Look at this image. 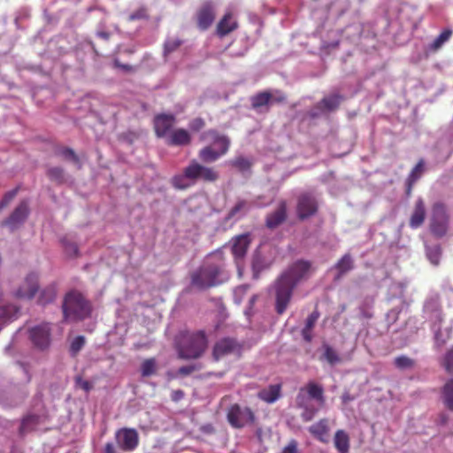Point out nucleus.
<instances>
[{
	"label": "nucleus",
	"mask_w": 453,
	"mask_h": 453,
	"mask_svg": "<svg viewBox=\"0 0 453 453\" xmlns=\"http://www.w3.org/2000/svg\"><path fill=\"white\" fill-rule=\"evenodd\" d=\"M311 264L306 260H297L284 272L275 282V309L278 314H282L292 297L296 286L310 275Z\"/></svg>",
	"instance_id": "nucleus-1"
},
{
	"label": "nucleus",
	"mask_w": 453,
	"mask_h": 453,
	"mask_svg": "<svg viewBox=\"0 0 453 453\" xmlns=\"http://www.w3.org/2000/svg\"><path fill=\"white\" fill-rule=\"evenodd\" d=\"M229 275L221 255H211L190 275L191 284L199 290L219 286L227 280Z\"/></svg>",
	"instance_id": "nucleus-2"
},
{
	"label": "nucleus",
	"mask_w": 453,
	"mask_h": 453,
	"mask_svg": "<svg viewBox=\"0 0 453 453\" xmlns=\"http://www.w3.org/2000/svg\"><path fill=\"white\" fill-rule=\"evenodd\" d=\"M62 311L65 322L80 321L90 317L92 306L81 292L73 290L65 296Z\"/></svg>",
	"instance_id": "nucleus-3"
},
{
	"label": "nucleus",
	"mask_w": 453,
	"mask_h": 453,
	"mask_svg": "<svg viewBox=\"0 0 453 453\" xmlns=\"http://www.w3.org/2000/svg\"><path fill=\"white\" fill-rule=\"evenodd\" d=\"M219 178V174L213 167L203 165L193 159L189 165L184 168L183 175L174 176L173 185L180 189H185L189 187L185 182L189 180L193 182L202 180L203 182H215Z\"/></svg>",
	"instance_id": "nucleus-4"
},
{
	"label": "nucleus",
	"mask_w": 453,
	"mask_h": 453,
	"mask_svg": "<svg viewBox=\"0 0 453 453\" xmlns=\"http://www.w3.org/2000/svg\"><path fill=\"white\" fill-rule=\"evenodd\" d=\"M207 347L208 339L203 330L182 332L179 341V357L182 359H197Z\"/></svg>",
	"instance_id": "nucleus-5"
},
{
	"label": "nucleus",
	"mask_w": 453,
	"mask_h": 453,
	"mask_svg": "<svg viewBox=\"0 0 453 453\" xmlns=\"http://www.w3.org/2000/svg\"><path fill=\"white\" fill-rule=\"evenodd\" d=\"M310 399L316 400L320 405L325 403L324 388L321 385L310 381L300 389L296 395V404L297 408L303 410L301 417L305 422L311 420L318 411V409L311 403Z\"/></svg>",
	"instance_id": "nucleus-6"
},
{
	"label": "nucleus",
	"mask_w": 453,
	"mask_h": 453,
	"mask_svg": "<svg viewBox=\"0 0 453 453\" xmlns=\"http://www.w3.org/2000/svg\"><path fill=\"white\" fill-rule=\"evenodd\" d=\"M449 215L447 207L442 203L433 205L430 219V231L436 237H443L449 229Z\"/></svg>",
	"instance_id": "nucleus-7"
},
{
	"label": "nucleus",
	"mask_w": 453,
	"mask_h": 453,
	"mask_svg": "<svg viewBox=\"0 0 453 453\" xmlns=\"http://www.w3.org/2000/svg\"><path fill=\"white\" fill-rule=\"evenodd\" d=\"M226 418L232 427L241 429L252 425L255 422L256 416L250 408L242 407L240 404L234 403L229 407Z\"/></svg>",
	"instance_id": "nucleus-8"
},
{
	"label": "nucleus",
	"mask_w": 453,
	"mask_h": 453,
	"mask_svg": "<svg viewBox=\"0 0 453 453\" xmlns=\"http://www.w3.org/2000/svg\"><path fill=\"white\" fill-rule=\"evenodd\" d=\"M287 99L286 95L280 90H264L260 91L250 97V104L252 109L260 111L263 107H266L267 111L269 106L273 103L281 104Z\"/></svg>",
	"instance_id": "nucleus-9"
},
{
	"label": "nucleus",
	"mask_w": 453,
	"mask_h": 453,
	"mask_svg": "<svg viewBox=\"0 0 453 453\" xmlns=\"http://www.w3.org/2000/svg\"><path fill=\"white\" fill-rule=\"evenodd\" d=\"M319 211L317 198L311 193H302L297 197L296 215L298 219L305 220L314 215Z\"/></svg>",
	"instance_id": "nucleus-10"
},
{
	"label": "nucleus",
	"mask_w": 453,
	"mask_h": 453,
	"mask_svg": "<svg viewBox=\"0 0 453 453\" xmlns=\"http://www.w3.org/2000/svg\"><path fill=\"white\" fill-rule=\"evenodd\" d=\"M117 446L123 451H134L139 445V434L134 428L123 427L115 432Z\"/></svg>",
	"instance_id": "nucleus-11"
},
{
	"label": "nucleus",
	"mask_w": 453,
	"mask_h": 453,
	"mask_svg": "<svg viewBox=\"0 0 453 453\" xmlns=\"http://www.w3.org/2000/svg\"><path fill=\"white\" fill-rule=\"evenodd\" d=\"M241 345L236 340L229 337L218 341L212 349V357L215 361H219L228 355L240 354Z\"/></svg>",
	"instance_id": "nucleus-12"
},
{
	"label": "nucleus",
	"mask_w": 453,
	"mask_h": 453,
	"mask_svg": "<svg viewBox=\"0 0 453 453\" xmlns=\"http://www.w3.org/2000/svg\"><path fill=\"white\" fill-rule=\"evenodd\" d=\"M176 117L173 114L160 113L154 117V131L157 137H168L176 124Z\"/></svg>",
	"instance_id": "nucleus-13"
},
{
	"label": "nucleus",
	"mask_w": 453,
	"mask_h": 453,
	"mask_svg": "<svg viewBox=\"0 0 453 453\" xmlns=\"http://www.w3.org/2000/svg\"><path fill=\"white\" fill-rule=\"evenodd\" d=\"M29 336L34 345L41 349H47L50 344V326L42 323L29 330Z\"/></svg>",
	"instance_id": "nucleus-14"
},
{
	"label": "nucleus",
	"mask_w": 453,
	"mask_h": 453,
	"mask_svg": "<svg viewBox=\"0 0 453 453\" xmlns=\"http://www.w3.org/2000/svg\"><path fill=\"white\" fill-rule=\"evenodd\" d=\"M201 142H208L209 144L217 147L229 150L231 145L230 138L223 134H220L216 129H209L203 132L199 137Z\"/></svg>",
	"instance_id": "nucleus-15"
},
{
	"label": "nucleus",
	"mask_w": 453,
	"mask_h": 453,
	"mask_svg": "<svg viewBox=\"0 0 453 453\" xmlns=\"http://www.w3.org/2000/svg\"><path fill=\"white\" fill-rule=\"evenodd\" d=\"M29 213L27 202H21L12 213L3 223V226H9L12 230L18 228L27 219Z\"/></svg>",
	"instance_id": "nucleus-16"
},
{
	"label": "nucleus",
	"mask_w": 453,
	"mask_h": 453,
	"mask_svg": "<svg viewBox=\"0 0 453 453\" xmlns=\"http://www.w3.org/2000/svg\"><path fill=\"white\" fill-rule=\"evenodd\" d=\"M343 101V96L339 94H333L322 98L314 107V110L310 112L311 118L319 117V113L315 110L321 111H334L337 110Z\"/></svg>",
	"instance_id": "nucleus-17"
},
{
	"label": "nucleus",
	"mask_w": 453,
	"mask_h": 453,
	"mask_svg": "<svg viewBox=\"0 0 453 453\" xmlns=\"http://www.w3.org/2000/svg\"><path fill=\"white\" fill-rule=\"evenodd\" d=\"M287 202L285 200H280L276 210L267 214L265 219V226L270 229L278 227L287 219Z\"/></svg>",
	"instance_id": "nucleus-18"
},
{
	"label": "nucleus",
	"mask_w": 453,
	"mask_h": 453,
	"mask_svg": "<svg viewBox=\"0 0 453 453\" xmlns=\"http://www.w3.org/2000/svg\"><path fill=\"white\" fill-rule=\"evenodd\" d=\"M38 277L35 273H29L22 285L17 289L16 296L24 299H32L38 291Z\"/></svg>",
	"instance_id": "nucleus-19"
},
{
	"label": "nucleus",
	"mask_w": 453,
	"mask_h": 453,
	"mask_svg": "<svg viewBox=\"0 0 453 453\" xmlns=\"http://www.w3.org/2000/svg\"><path fill=\"white\" fill-rule=\"evenodd\" d=\"M251 242L250 234L249 233L239 234L232 239L231 250L235 258L243 257Z\"/></svg>",
	"instance_id": "nucleus-20"
},
{
	"label": "nucleus",
	"mask_w": 453,
	"mask_h": 453,
	"mask_svg": "<svg viewBox=\"0 0 453 453\" xmlns=\"http://www.w3.org/2000/svg\"><path fill=\"white\" fill-rule=\"evenodd\" d=\"M215 12L211 3H204L197 12V25L202 30H206L214 21Z\"/></svg>",
	"instance_id": "nucleus-21"
},
{
	"label": "nucleus",
	"mask_w": 453,
	"mask_h": 453,
	"mask_svg": "<svg viewBox=\"0 0 453 453\" xmlns=\"http://www.w3.org/2000/svg\"><path fill=\"white\" fill-rule=\"evenodd\" d=\"M228 150L208 144L198 151V157L204 163H213L226 155Z\"/></svg>",
	"instance_id": "nucleus-22"
},
{
	"label": "nucleus",
	"mask_w": 453,
	"mask_h": 453,
	"mask_svg": "<svg viewBox=\"0 0 453 453\" xmlns=\"http://www.w3.org/2000/svg\"><path fill=\"white\" fill-rule=\"evenodd\" d=\"M238 28V22L232 12H226L219 21L216 32L219 37H224Z\"/></svg>",
	"instance_id": "nucleus-23"
},
{
	"label": "nucleus",
	"mask_w": 453,
	"mask_h": 453,
	"mask_svg": "<svg viewBox=\"0 0 453 453\" xmlns=\"http://www.w3.org/2000/svg\"><path fill=\"white\" fill-rule=\"evenodd\" d=\"M192 142L190 133L185 128L174 129L166 138V142L171 146H188Z\"/></svg>",
	"instance_id": "nucleus-24"
},
{
	"label": "nucleus",
	"mask_w": 453,
	"mask_h": 453,
	"mask_svg": "<svg viewBox=\"0 0 453 453\" xmlns=\"http://www.w3.org/2000/svg\"><path fill=\"white\" fill-rule=\"evenodd\" d=\"M426 219V207L423 200L418 198L414 206L413 212L411 216L409 225L411 228L419 227Z\"/></svg>",
	"instance_id": "nucleus-25"
},
{
	"label": "nucleus",
	"mask_w": 453,
	"mask_h": 453,
	"mask_svg": "<svg viewBox=\"0 0 453 453\" xmlns=\"http://www.w3.org/2000/svg\"><path fill=\"white\" fill-rule=\"evenodd\" d=\"M309 432L321 442L328 441L329 426L326 418L319 420L309 427Z\"/></svg>",
	"instance_id": "nucleus-26"
},
{
	"label": "nucleus",
	"mask_w": 453,
	"mask_h": 453,
	"mask_svg": "<svg viewBox=\"0 0 453 453\" xmlns=\"http://www.w3.org/2000/svg\"><path fill=\"white\" fill-rule=\"evenodd\" d=\"M280 384L270 385L268 388L261 389L257 393V397L267 403H273L280 398Z\"/></svg>",
	"instance_id": "nucleus-27"
},
{
	"label": "nucleus",
	"mask_w": 453,
	"mask_h": 453,
	"mask_svg": "<svg viewBox=\"0 0 453 453\" xmlns=\"http://www.w3.org/2000/svg\"><path fill=\"white\" fill-rule=\"evenodd\" d=\"M19 308L14 304H6L0 307V326L15 320L19 318Z\"/></svg>",
	"instance_id": "nucleus-28"
},
{
	"label": "nucleus",
	"mask_w": 453,
	"mask_h": 453,
	"mask_svg": "<svg viewBox=\"0 0 453 453\" xmlns=\"http://www.w3.org/2000/svg\"><path fill=\"white\" fill-rule=\"evenodd\" d=\"M425 171V161L424 159H419L417 165L414 166V168L411 171L410 174L408 175L406 183H407V188H406V194L410 195L412 190L413 185L416 183V181L421 177Z\"/></svg>",
	"instance_id": "nucleus-29"
},
{
	"label": "nucleus",
	"mask_w": 453,
	"mask_h": 453,
	"mask_svg": "<svg viewBox=\"0 0 453 453\" xmlns=\"http://www.w3.org/2000/svg\"><path fill=\"white\" fill-rule=\"evenodd\" d=\"M334 447L339 453H349V436L344 430H337L334 437Z\"/></svg>",
	"instance_id": "nucleus-30"
},
{
	"label": "nucleus",
	"mask_w": 453,
	"mask_h": 453,
	"mask_svg": "<svg viewBox=\"0 0 453 453\" xmlns=\"http://www.w3.org/2000/svg\"><path fill=\"white\" fill-rule=\"evenodd\" d=\"M334 268L338 273L335 277L336 280L342 278L345 273L351 271L354 268V262L349 253H347L342 257V258L335 264Z\"/></svg>",
	"instance_id": "nucleus-31"
},
{
	"label": "nucleus",
	"mask_w": 453,
	"mask_h": 453,
	"mask_svg": "<svg viewBox=\"0 0 453 453\" xmlns=\"http://www.w3.org/2000/svg\"><path fill=\"white\" fill-rule=\"evenodd\" d=\"M157 362L155 357L144 359L140 366L141 375L144 378L150 377L157 373Z\"/></svg>",
	"instance_id": "nucleus-32"
},
{
	"label": "nucleus",
	"mask_w": 453,
	"mask_h": 453,
	"mask_svg": "<svg viewBox=\"0 0 453 453\" xmlns=\"http://www.w3.org/2000/svg\"><path fill=\"white\" fill-rule=\"evenodd\" d=\"M441 396L446 408L453 411V379L448 380L443 386Z\"/></svg>",
	"instance_id": "nucleus-33"
},
{
	"label": "nucleus",
	"mask_w": 453,
	"mask_h": 453,
	"mask_svg": "<svg viewBox=\"0 0 453 453\" xmlns=\"http://www.w3.org/2000/svg\"><path fill=\"white\" fill-rule=\"evenodd\" d=\"M57 296V288L50 285L43 288L39 296L38 303L42 305H46L52 303Z\"/></svg>",
	"instance_id": "nucleus-34"
},
{
	"label": "nucleus",
	"mask_w": 453,
	"mask_h": 453,
	"mask_svg": "<svg viewBox=\"0 0 453 453\" xmlns=\"http://www.w3.org/2000/svg\"><path fill=\"white\" fill-rule=\"evenodd\" d=\"M48 178L58 185H61L65 181V171L59 166L50 167L46 173Z\"/></svg>",
	"instance_id": "nucleus-35"
},
{
	"label": "nucleus",
	"mask_w": 453,
	"mask_h": 453,
	"mask_svg": "<svg viewBox=\"0 0 453 453\" xmlns=\"http://www.w3.org/2000/svg\"><path fill=\"white\" fill-rule=\"evenodd\" d=\"M453 32L451 29H445L443 30L435 39L434 41L429 45V49L432 51H437L440 50L442 45L449 40L451 37Z\"/></svg>",
	"instance_id": "nucleus-36"
},
{
	"label": "nucleus",
	"mask_w": 453,
	"mask_h": 453,
	"mask_svg": "<svg viewBox=\"0 0 453 453\" xmlns=\"http://www.w3.org/2000/svg\"><path fill=\"white\" fill-rule=\"evenodd\" d=\"M182 40L178 37L168 38L164 44V55L165 57L176 51L181 45Z\"/></svg>",
	"instance_id": "nucleus-37"
},
{
	"label": "nucleus",
	"mask_w": 453,
	"mask_h": 453,
	"mask_svg": "<svg viewBox=\"0 0 453 453\" xmlns=\"http://www.w3.org/2000/svg\"><path fill=\"white\" fill-rule=\"evenodd\" d=\"M426 256L429 261L434 265H438L440 263V258L441 256V249L439 245H434L426 248Z\"/></svg>",
	"instance_id": "nucleus-38"
},
{
	"label": "nucleus",
	"mask_w": 453,
	"mask_h": 453,
	"mask_svg": "<svg viewBox=\"0 0 453 453\" xmlns=\"http://www.w3.org/2000/svg\"><path fill=\"white\" fill-rule=\"evenodd\" d=\"M229 164L237 168L241 172L248 171L252 163L246 157L240 156L236 157L235 158L232 159Z\"/></svg>",
	"instance_id": "nucleus-39"
},
{
	"label": "nucleus",
	"mask_w": 453,
	"mask_h": 453,
	"mask_svg": "<svg viewBox=\"0 0 453 453\" xmlns=\"http://www.w3.org/2000/svg\"><path fill=\"white\" fill-rule=\"evenodd\" d=\"M324 358L331 365H334L341 361L337 352L329 345H324Z\"/></svg>",
	"instance_id": "nucleus-40"
},
{
	"label": "nucleus",
	"mask_w": 453,
	"mask_h": 453,
	"mask_svg": "<svg viewBox=\"0 0 453 453\" xmlns=\"http://www.w3.org/2000/svg\"><path fill=\"white\" fill-rule=\"evenodd\" d=\"M394 364L397 368L404 370L412 368L415 365V361L411 357L403 355L396 357L394 360Z\"/></svg>",
	"instance_id": "nucleus-41"
},
{
	"label": "nucleus",
	"mask_w": 453,
	"mask_h": 453,
	"mask_svg": "<svg viewBox=\"0 0 453 453\" xmlns=\"http://www.w3.org/2000/svg\"><path fill=\"white\" fill-rule=\"evenodd\" d=\"M85 345V337L82 335H79L75 337L71 344H70V353L73 357H75L80 350L83 348Z\"/></svg>",
	"instance_id": "nucleus-42"
},
{
	"label": "nucleus",
	"mask_w": 453,
	"mask_h": 453,
	"mask_svg": "<svg viewBox=\"0 0 453 453\" xmlns=\"http://www.w3.org/2000/svg\"><path fill=\"white\" fill-rule=\"evenodd\" d=\"M65 158L72 160L74 164H77L79 168L81 167V162L79 157L76 155L74 150L71 148H63L59 152Z\"/></svg>",
	"instance_id": "nucleus-43"
},
{
	"label": "nucleus",
	"mask_w": 453,
	"mask_h": 453,
	"mask_svg": "<svg viewBox=\"0 0 453 453\" xmlns=\"http://www.w3.org/2000/svg\"><path fill=\"white\" fill-rule=\"evenodd\" d=\"M62 244L64 246L65 253L70 257H76L79 254V250L77 245L74 242H69L65 239L62 240Z\"/></svg>",
	"instance_id": "nucleus-44"
},
{
	"label": "nucleus",
	"mask_w": 453,
	"mask_h": 453,
	"mask_svg": "<svg viewBox=\"0 0 453 453\" xmlns=\"http://www.w3.org/2000/svg\"><path fill=\"white\" fill-rule=\"evenodd\" d=\"M75 387L81 388L86 393H88L93 388L92 382L83 380L81 376L78 375L74 378Z\"/></svg>",
	"instance_id": "nucleus-45"
},
{
	"label": "nucleus",
	"mask_w": 453,
	"mask_h": 453,
	"mask_svg": "<svg viewBox=\"0 0 453 453\" xmlns=\"http://www.w3.org/2000/svg\"><path fill=\"white\" fill-rule=\"evenodd\" d=\"M248 209V203L245 200L238 201L235 205L229 211L228 218H234L237 213Z\"/></svg>",
	"instance_id": "nucleus-46"
},
{
	"label": "nucleus",
	"mask_w": 453,
	"mask_h": 453,
	"mask_svg": "<svg viewBox=\"0 0 453 453\" xmlns=\"http://www.w3.org/2000/svg\"><path fill=\"white\" fill-rule=\"evenodd\" d=\"M149 17H148L146 9L139 8L138 10L130 13L127 19L129 21H134V20H140V19H147Z\"/></svg>",
	"instance_id": "nucleus-47"
},
{
	"label": "nucleus",
	"mask_w": 453,
	"mask_h": 453,
	"mask_svg": "<svg viewBox=\"0 0 453 453\" xmlns=\"http://www.w3.org/2000/svg\"><path fill=\"white\" fill-rule=\"evenodd\" d=\"M320 314L319 312L315 310L313 311L307 318L306 321H305V325H304V327L308 328V329H313V327L315 326V324L316 322L318 321L319 318Z\"/></svg>",
	"instance_id": "nucleus-48"
},
{
	"label": "nucleus",
	"mask_w": 453,
	"mask_h": 453,
	"mask_svg": "<svg viewBox=\"0 0 453 453\" xmlns=\"http://www.w3.org/2000/svg\"><path fill=\"white\" fill-rule=\"evenodd\" d=\"M443 365L449 373L453 372V348L447 352Z\"/></svg>",
	"instance_id": "nucleus-49"
},
{
	"label": "nucleus",
	"mask_w": 453,
	"mask_h": 453,
	"mask_svg": "<svg viewBox=\"0 0 453 453\" xmlns=\"http://www.w3.org/2000/svg\"><path fill=\"white\" fill-rule=\"evenodd\" d=\"M205 126V121L202 118H196L189 123V128L194 132L202 130Z\"/></svg>",
	"instance_id": "nucleus-50"
},
{
	"label": "nucleus",
	"mask_w": 453,
	"mask_h": 453,
	"mask_svg": "<svg viewBox=\"0 0 453 453\" xmlns=\"http://www.w3.org/2000/svg\"><path fill=\"white\" fill-rule=\"evenodd\" d=\"M280 453H300L298 450V442L295 439L290 440Z\"/></svg>",
	"instance_id": "nucleus-51"
},
{
	"label": "nucleus",
	"mask_w": 453,
	"mask_h": 453,
	"mask_svg": "<svg viewBox=\"0 0 453 453\" xmlns=\"http://www.w3.org/2000/svg\"><path fill=\"white\" fill-rule=\"evenodd\" d=\"M198 369H199V367H197L196 365H184V366H181L179 368L178 373L182 376H187V375L191 374L193 372H195Z\"/></svg>",
	"instance_id": "nucleus-52"
},
{
	"label": "nucleus",
	"mask_w": 453,
	"mask_h": 453,
	"mask_svg": "<svg viewBox=\"0 0 453 453\" xmlns=\"http://www.w3.org/2000/svg\"><path fill=\"white\" fill-rule=\"evenodd\" d=\"M17 193H18V189L17 188L12 189V190L7 192L4 196L1 203L6 207L14 199V197L16 196Z\"/></svg>",
	"instance_id": "nucleus-53"
},
{
	"label": "nucleus",
	"mask_w": 453,
	"mask_h": 453,
	"mask_svg": "<svg viewBox=\"0 0 453 453\" xmlns=\"http://www.w3.org/2000/svg\"><path fill=\"white\" fill-rule=\"evenodd\" d=\"M113 65H114V67L121 69L127 73L134 72V68L132 65H127V64H122L119 59H115L113 61Z\"/></svg>",
	"instance_id": "nucleus-54"
},
{
	"label": "nucleus",
	"mask_w": 453,
	"mask_h": 453,
	"mask_svg": "<svg viewBox=\"0 0 453 453\" xmlns=\"http://www.w3.org/2000/svg\"><path fill=\"white\" fill-rule=\"evenodd\" d=\"M312 330L303 327L302 329V336L306 342H311L312 340Z\"/></svg>",
	"instance_id": "nucleus-55"
},
{
	"label": "nucleus",
	"mask_w": 453,
	"mask_h": 453,
	"mask_svg": "<svg viewBox=\"0 0 453 453\" xmlns=\"http://www.w3.org/2000/svg\"><path fill=\"white\" fill-rule=\"evenodd\" d=\"M184 397V392L180 389L173 390L171 398L173 402H179Z\"/></svg>",
	"instance_id": "nucleus-56"
},
{
	"label": "nucleus",
	"mask_w": 453,
	"mask_h": 453,
	"mask_svg": "<svg viewBox=\"0 0 453 453\" xmlns=\"http://www.w3.org/2000/svg\"><path fill=\"white\" fill-rule=\"evenodd\" d=\"M248 289V287L247 286H241V287H238L236 289H235V295H243L245 294V292L247 291Z\"/></svg>",
	"instance_id": "nucleus-57"
},
{
	"label": "nucleus",
	"mask_w": 453,
	"mask_h": 453,
	"mask_svg": "<svg viewBox=\"0 0 453 453\" xmlns=\"http://www.w3.org/2000/svg\"><path fill=\"white\" fill-rule=\"evenodd\" d=\"M97 36H99L100 38H102L104 40H108L110 38V33L105 32V31H99V32H97Z\"/></svg>",
	"instance_id": "nucleus-58"
},
{
	"label": "nucleus",
	"mask_w": 453,
	"mask_h": 453,
	"mask_svg": "<svg viewBox=\"0 0 453 453\" xmlns=\"http://www.w3.org/2000/svg\"><path fill=\"white\" fill-rule=\"evenodd\" d=\"M262 434H263V430L262 428H257L256 430V436L257 438V440L262 442L263 439H262Z\"/></svg>",
	"instance_id": "nucleus-59"
},
{
	"label": "nucleus",
	"mask_w": 453,
	"mask_h": 453,
	"mask_svg": "<svg viewBox=\"0 0 453 453\" xmlns=\"http://www.w3.org/2000/svg\"><path fill=\"white\" fill-rule=\"evenodd\" d=\"M354 398L352 396H350L349 394H345L342 395V401L344 403H347V402H349V401H352Z\"/></svg>",
	"instance_id": "nucleus-60"
},
{
	"label": "nucleus",
	"mask_w": 453,
	"mask_h": 453,
	"mask_svg": "<svg viewBox=\"0 0 453 453\" xmlns=\"http://www.w3.org/2000/svg\"><path fill=\"white\" fill-rule=\"evenodd\" d=\"M26 423H27V419H24L22 421V424H21V426H20V433H23V430H24Z\"/></svg>",
	"instance_id": "nucleus-61"
},
{
	"label": "nucleus",
	"mask_w": 453,
	"mask_h": 453,
	"mask_svg": "<svg viewBox=\"0 0 453 453\" xmlns=\"http://www.w3.org/2000/svg\"><path fill=\"white\" fill-rule=\"evenodd\" d=\"M5 206L0 202V211L4 208Z\"/></svg>",
	"instance_id": "nucleus-62"
},
{
	"label": "nucleus",
	"mask_w": 453,
	"mask_h": 453,
	"mask_svg": "<svg viewBox=\"0 0 453 453\" xmlns=\"http://www.w3.org/2000/svg\"><path fill=\"white\" fill-rule=\"evenodd\" d=\"M255 301V296H252L250 302L253 303Z\"/></svg>",
	"instance_id": "nucleus-63"
}]
</instances>
